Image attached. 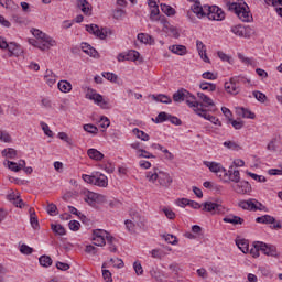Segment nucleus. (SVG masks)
Returning a JSON list of instances; mask_svg holds the SVG:
<instances>
[{"label": "nucleus", "mask_w": 282, "mask_h": 282, "mask_svg": "<svg viewBox=\"0 0 282 282\" xmlns=\"http://www.w3.org/2000/svg\"><path fill=\"white\" fill-rule=\"evenodd\" d=\"M145 180H148L150 184H154L161 188H171V184H173V177H171V174L159 169L147 172Z\"/></svg>", "instance_id": "obj_1"}, {"label": "nucleus", "mask_w": 282, "mask_h": 282, "mask_svg": "<svg viewBox=\"0 0 282 282\" xmlns=\"http://www.w3.org/2000/svg\"><path fill=\"white\" fill-rule=\"evenodd\" d=\"M226 8L229 12H235L240 21L243 23H250L252 21V14L250 13V8L243 0H238V2L226 1Z\"/></svg>", "instance_id": "obj_2"}, {"label": "nucleus", "mask_w": 282, "mask_h": 282, "mask_svg": "<svg viewBox=\"0 0 282 282\" xmlns=\"http://www.w3.org/2000/svg\"><path fill=\"white\" fill-rule=\"evenodd\" d=\"M174 102H186L188 107L196 109V107H204V104L197 101V97L195 95L188 93V90L182 88L173 94Z\"/></svg>", "instance_id": "obj_3"}, {"label": "nucleus", "mask_w": 282, "mask_h": 282, "mask_svg": "<svg viewBox=\"0 0 282 282\" xmlns=\"http://www.w3.org/2000/svg\"><path fill=\"white\" fill-rule=\"evenodd\" d=\"M129 215H130V219H127L124 221L127 230L131 234L135 232V228H140V230H144V226H145L144 216H141L140 212H135L133 209L130 210Z\"/></svg>", "instance_id": "obj_4"}, {"label": "nucleus", "mask_w": 282, "mask_h": 282, "mask_svg": "<svg viewBox=\"0 0 282 282\" xmlns=\"http://www.w3.org/2000/svg\"><path fill=\"white\" fill-rule=\"evenodd\" d=\"M86 31L89 32V34H94V36H97V39H100V41H105L107 39L108 34H111V29L109 28H99L98 24H87Z\"/></svg>", "instance_id": "obj_5"}, {"label": "nucleus", "mask_w": 282, "mask_h": 282, "mask_svg": "<svg viewBox=\"0 0 282 282\" xmlns=\"http://www.w3.org/2000/svg\"><path fill=\"white\" fill-rule=\"evenodd\" d=\"M207 19L209 21H224L226 13L217 6L207 7Z\"/></svg>", "instance_id": "obj_6"}, {"label": "nucleus", "mask_w": 282, "mask_h": 282, "mask_svg": "<svg viewBox=\"0 0 282 282\" xmlns=\"http://www.w3.org/2000/svg\"><path fill=\"white\" fill-rule=\"evenodd\" d=\"M29 43L42 52H45V50H50V47H54V45H56V41L52 40V37H48L47 41L31 39L29 40Z\"/></svg>", "instance_id": "obj_7"}, {"label": "nucleus", "mask_w": 282, "mask_h": 282, "mask_svg": "<svg viewBox=\"0 0 282 282\" xmlns=\"http://www.w3.org/2000/svg\"><path fill=\"white\" fill-rule=\"evenodd\" d=\"M231 188L238 195H249V193H252V185L247 181H239L235 185H231Z\"/></svg>", "instance_id": "obj_8"}, {"label": "nucleus", "mask_w": 282, "mask_h": 282, "mask_svg": "<svg viewBox=\"0 0 282 282\" xmlns=\"http://www.w3.org/2000/svg\"><path fill=\"white\" fill-rule=\"evenodd\" d=\"M203 210L210 213L212 215H221V213H224V206L213 202H205L203 204Z\"/></svg>", "instance_id": "obj_9"}, {"label": "nucleus", "mask_w": 282, "mask_h": 282, "mask_svg": "<svg viewBox=\"0 0 282 282\" xmlns=\"http://www.w3.org/2000/svg\"><path fill=\"white\" fill-rule=\"evenodd\" d=\"M194 111L197 113V116H200V118H205V120H209V122H213V124L221 127V121H219L217 117L212 116L206 110H204V107L198 106L196 109H194Z\"/></svg>", "instance_id": "obj_10"}, {"label": "nucleus", "mask_w": 282, "mask_h": 282, "mask_svg": "<svg viewBox=\"0 0 282 282\" xmlns=\"http://www.w3.org/2000/svg\"><path fill=\"white\" fill-rule=\"evenodd\" d=\"M260 252H263L267 257H274L275 259H279V251L276 250V247L272 245H268L265 242H260L259 245Z\"/></svg>", "instance_id": "obj_11"}, {"label": "nucleus", "mask_w": 282, "mask_h": 282, "mask_svg": "<svg viewBox=\"0 0 282 282\" xmlns=\"http://www.w3.org/2000/svg\"><path fill=\"white\" fill-rule=\"evenodd\" d=\"M204 164L205 166H207V169H209L212 173H216V175H218L220 180L221 177H224L223 174L226 172V167H224L221 163L205 161Z\"/></svg>", "instance_id": "obj_12"}, {"label": "nucleus", "mask_w": 282, "mask_h": 282, "mask_svg": "<svg viewBox=\"0 0 282 282\" xmlns=\"http://www.w3.org/2000/svg\"><path fill=\"white\" fill-rule=\"evenodd\" d=\"M225 91H227V94H231L232 96H237V94L241 91V88H239V85H237V78L231 77L229 82L225 83Z\"/></svg>", "instance_id": "obj_13"}, {"label": "nucleus", "mask_w": 282, "mask_h": 282, "mask_svg": "<svg viewBox=\"0 0 282 282\" xmlns=\"http://www.w3.org/2000/svg\"><path fill=\"white\" fill-rule=\"evenodd\" d=\"M192 12H194V14H196L198 19H204V17H207L208 7H202V2H199V0H196L192 6Z\"/></svg>", "instance_id": "obj_14"}, {"label": "nucleus", "mask_w": 282, "mask_h": 282, "mask_svg": "<svg viewBox=\"0 0 282 282\" xmlns=\"http://www.w3.org/2000/svg\"><path fill=\"white\" fill-rule=\"evenodd\" d=\"M161 24L163 25V31L173 36V39H180V31L177 28L171 25V22L165 19H162Z\"/></svg>", "instance_id": "obj_15"}, {"label": "nucleus", "mask_w": 282, "mask_h": 282, "mask_svg": "<svg viewBox=\"0 0 282 282\" xmlns=\"http://www.w3.org/2000/svg\"><path fill=\"white\" fill-rule=\"evenodd\" d=\"M238 206L242 208V210H263V208L258 207L256 204V199L240 200Z\"/></svg>", "instance_id": "obj_16"}, {"label": "nucleus", "mask_w": 282, "mask_h": 282, "mask_svg": "<svg viewBox=\"0 0 282 282\" xmlns=\"http://www.w3.org/2000/svg\"><path fill=\"white\" fill-rule=\"evenodd\" d=\"M220 180L225 184H230V182L234 184H239V182H241V173L239 171H234L230 177H228V174H225Z\"/></svg>", "instance_id": "obj_17"}, {"label": "nucleus", "mask_w": 282, "mask_h": 282, "mask_svg": "<svg viewBox=\"0 0 282 282\" xmlns=\"http://www.w3.org/2000/svg\"><path fill=\"white\" fill-rule=\"evenodd\" d=\"M126 61H132L133 63L138 61L139 63H144V58L140 57V52L135 50H130L126 53Z\"/></svg>", "instance_id": "obj_18"}, {"label": "nucleus", "mask_w": 282, "mask_h": 282, "mask_svg": "<svg viewBox=\"0 0 282 282\" xmlns=\"http://www.w3.org/2000/svg\"><path fill=\"white\" fill-rule=\"evenodd\" d=\"M223 221L225 224H232L234 226H237V225H243V218L239 217V216H235V215H228L226 217L223 218Z\"/></svg>", "instance_id": "obj_19"}, {"label": "nucleus", "mask_w": 282, "mask_h": 282, "mask_svg": "<svg viewBox=\"0 0 282 282\" xmlns=\"http://www.w3.org/2000/svg\"><path fill=\"white\" fill-rule=\"evenodd\" d=\"M82 50L87 54L88 56H91L93 58H100V55L98 54V51L88 43H83L82 44Z\"/></svg>", "instance_id": "obj_20"}, {"label": "nucleus", "mask_w": 282, "mask_h": 282, "mask_svg": "<svg viewBox=\"0 0 282 282\" xmlns=\"http://www.w3.org/2000/svg\"><path fill=\"white\" fill-rule=\"evenodd\" d=\"M137 39L140 43H144L145 45H155V39L149 34L139 33Z\"/></svg>", "instance_id": "obj_21"}, {"label": "nucleus", "mask_w": 282, "mask_h": 282, "mask_svg": "<svg viewBox=\"0 0 282 282\" xmlns=\"http://www.w3.org/2000/svg\"><path fill=\"white\" fill-rule=\"evenodd\" d=\"M87 155H88V158H90V160H96L97 162H100V160H102L105 158V154H102V152H100L94 148L88 149Z\"/></svg>", "instance_id": "obj_22"}, {"label": "nucleus", "mask_w": 282, "mask_h": 282, "mask_svg": "<svg viewBox=\"0 0 282 282\" xmlns=\"http://www.w3.org/2000/svg\"><path fill=\"white\" fill-rule=\"evenodd\" d=\"M86 98H88L89 100H94L96 105H100V102H102V95L96 93V90L94 89L88 90V94H86Z\"/></svg>", "instance_id": "obj_23"}, {"label": "nucleus", "mask_w": 282, "mask_h": 282, "mask_svg": "<svg viewBox=\"0 0 282 282\" xmlns=\"http://www.w3.org/2000/svg\"><path fill=\"white\" fill-rule=\"evenodd\" d=\"M94 186H100L101 188H107L108 186V180L105 174L100 173L98 176H95V183Z\"/></svg>", "instance_id": "obj_24"}, {"label": "nucleus", "mask_w": 282, "mask_h": 282, "mask_svg": "<svg viewBox=\"0 0 282 282\" xmlns=\"http://www.w3.org/2000/svg\"><path fill=\"white\" fill-rule=\"evenodd\" d=\"M162 19H166V17L160 15V7H153L150 12V21H161L162 23Z\"/></svg>", "instance_id": "obj_25"}, {"label": "nucleus", "mask_w": 282, "mask_h": 282, "mask_svg": "<svg viewBox=\"0 0 282 282\" xmlns=\"http://www.w3.org/2000/svg\"><path fill=\"white\" fill-rule=\"evenodd\" d=\"M77 8H80L84 14H89L91 12V4L87 0H77Z\"/></svg>", "instance_id": "obj_26"}, {"label": "nucleus", "mask_w": 282, "mask_h": 282, "mask_svg": "<svg viewBox=\"0 0 282 282\" xmlns=\"http://www.w3.org/2000/svg\"><path fill=\"white\" fill-rule=\"evenodd\" d=\"M197 97L203 101V107H215V101L204 93H197Z\"/></svg>", "instance_id": "obj_27"}, {"label": "nucleus", "mask_w": 282, "mask_h": 282, "mask_svg": "<svg viewBox=\"0 0 282 282\" xmlns=\"http://www.w3.org/2000/svg\"><path fill=\"white\" fill-rule=\"evenodd\" d=\"M170 50L173 54H177L178 56H185V54L188 53V50H186L184 45H172Z\"/></svg>", "instance_id": "obj_28"}, {"label": "nucleus", "mask_w": 282, "mask_h": 282, "mask_svg": "<svg viewBox=\"0 0 282 282\" xmlns=\"http://www.w3.org/2000/svg\"><path fill=\"white\" fill-rule=\"evenodd\" d=\"M31 33L36 39V41H50L51 39L47 34L43 33V31L39 29H31Z\"/></svg>", "instance_id": "obj_29"}, {"label": "nucleus", "mask_w": 282, "mask_h": 282, "mask_svg": "<svg viewBox=\"0 0 282 282\" xmlns=\"http://www.w3.org/2000/svg\"><path fill=\"white\" fill-rule=\"evenodd\" d=\"M161 11L163 12V14H166V17H175V14L177 13V11L173 9V7L166 3H161Z\"/></svg>", "instance_id": "obj_30"}, {"label": "nucleus", "mask_w": 282, "mask_h": 282, "mask_svg": "<svg viewBox=\"0 0 282 282\" xmlns=\"http://www.w3.org/2000/svg\"><path fill=\"white\" fill-rule=\"evenodd\" d=\"M57 87L59 91H63V94H68V91H72V83L67 80L58 82Z\"/></svg>", "instance_id": "obj_31"}, {"label": "nucleus", "mask_w": 282, "mask_h": 282, "mask_svg": "<svg viewBox=\"0 0 282 282\" xmlns=\"http://www.w3.org/2000/svg\"><path fill=\"white\" fill-rule=\"evenodd\" d=\"M257 224H274L276 219L273 216L264 215L256 218Z\"/></svg>", "instance_id": "obj_32"}, {"label": "nucleus", "mask_w": 282, "mask_h": 282, "mask_svg": "<svg viewBox=\"0 0 282 282\" xmlns=\"http://www.w3.org/2000/svg\"><path fill=\"white\" fill-rule=\"evenodd\" d=\"M9 52V56H19L21 51L19 50V44L11 42L9 46L7 47Z\"/></svg>", "instance_id": "obj_33"}, {"label": "nucleus", "mask_w": 282, "mask_h": 282, "mask_svg": "<svg viewBox=\"0 0 282 282\" xmlns=\"http://www.w3.org/2000/svg\"><path fill=\"white\" fill-rule=\"evenodd\" d=\"M152 98L156 100V102H162L163 105H171L173 102V99H171V97L166 95H159V96L153 95Z\"/></svg>", "instance_id": "obj_34"}, {"label": "nucleus", "mask_w": 282, "mask_h": 282, "mask_svg": "<svg viewBox=\"0 0 282 282\" xmlns=\"http://www.w3.org/2000/svg\"><path fill=\"white\" fill-rule=\"evenodd\" d=\"M51 230L55 234L58 235L59 237H63L64 235H66L65 231V227H63V225L58 224V225H51Z\"/></svg>", "instance_id": "obj_35"}, {"label": "nucleus", "mask_w": 282, "mask_h": 282, "mask_svg": "<svg viewBox=\"0 0 282 282\" xmlns=\"http://www.w3.org/2000/svg\"><path fill=\"white\" fill-rule=\"evenodd\" d=\"M231 32L236 36H240V37H246L247 36L246 35V28H243L242 25L232 26Z\"/></svg>", "instance_id": "obj_36"}, {"label": "nucleus", "mask_w": 282, "mask_h": 282, "mask_svg": "<svg viewBox=\"0 0 282 282\" xmlns=\"http://www.w3.org/2000/svg\"><path fill=\"white\" fill-rule=\"evenodd\" d=\"M150 276H152V279H155V281H162L164 279V273L159 271L158 268H152L150 270Z\"/></svg>", "instance_id": "obj_37"}, {"label": "nucleus", "mask_w": 282, "mask_h": 282, "mask_svg": "<svg viewBox=\"0 0 282 282\" xmlns=\"http://www.w3.org/2000/svg\"><path fill=\"white\" fill-rule=\"evenodd\" d=\"M3 158H8L9 160H14L17 158V150L13 148H8L2 150Z\"/></svg>", "instance_id": "obj_38"}, {"label": "nucleus", "mask_w": 282, "mask_h": 282, "mask_svg": "<svg viewBox=\"0 0 282 282\" xmlns=\"http://www.w3.org/2000/svg\"><path fill=\"white\" fill-rule=\"evenodd\" d=\"M199 88L203 89V91H215L217 89V85L213 83L203 82L199 84Z\"/></svg>", "instance_id": "obj_39"}, {"label": "nucleus", "mask_w": 282, "mask_h": 282, "mask_svg": "<svg viewBox=\"0 0 282 282\" xmlns=\"http://www.w3.org/2000/svg\"><path fill=\"white\" fill-rule=\"evenodd\" d=\"M106 241L109 246L110 252H117L118 248H116V245H113V241H116V238L109 234L106 235Z\"/></svg>", "instance_id": "obj_40"}, {"label": "nucleus", "mask_w": 282, "mask_h": 282, "mask_svg": "<svg viewBox=\"0 0 282 282\" xmlns=\"http://www.w3.org/2000/svg\"><path fill=\"white\" fill-rule=\"evenodd\" d=\"M39 261H40V265H42L43 268H50V265H52L53 263L52 257L50 256H41Z\"/></svg>", "instance_id": "obj_41"}, {"label": "nucleus", "mask_w": 282, "mask_h": 282, "mask_svg": "<svg viewBox=\"0 0 282 282\" xmlns=\"http://www.w3.org/2000/svg\"><path fill=\"white\" fill-rule=\"evenodd\" d=\"M133 133H135L137 138H139V140H142L143 142H149V140H150L149 134H147L144 131H141L138 128L133 129Z\"/></svg>", "instance_id": "obj_42"}, {"label": "nucleus", "mask_w": 282, "mask_h": 282, "mask_svg": "<svg viewBox=\"0 0 282 282\" xmlns=\"http://www.w3.org/2000/svg\"><path fill=\"white\" fill-rule=\"evenodd\" d=\"M57 137L59 138V140H63V142H66L68 147H74V140L67 133L59 132Z\"/></svg>", "instance_id": "obj_43"}, {"label": "nucleus", "mask_w": 282, "mask_h": 282, "mask_svg": "<svg viewBox=\"0 0 282 282\" xmlns=\"http://www.w3.org/2000/svg\"><path fill=\"white\" fill-rule=\"evenodd\" d=\"M253 97L256 98V100H258V102H267L268 101V96H265V94L259 91V90H254L253 93Z\"/></svg>", "instance_id": "obj_44"}, {"label": "nucleus", "mask_w": 282, "mask_h": 282, "mask_svg": "<svg viewBox=\"0 0 282 282\" xmlns=\"http://www.w3.org/2000/svg\"><path fill=\"white\" fill-rule=\"evenodd\" d=\"M97 196H98L97 193L88 192V194L85 197V202H87V204H89V206H94V204H96Z\"/></svg>", "instance_id": "obj_45"}, {"label": "nucleus", "mask_w": 282, "mask_h": 282, "mask_svg": "<svg viewBox=\"0 0 282 282\" xmlns=\"http://www.w3.org/2000/svg\"><path fill=\"white\" fill-rule=\"evenodd\" d=\"M236 246H238L239 250H241V252H243V254H247V252L249 251L248 241H246L243 239L242 240H237Z\"/></svg>", "instance_id": "obj_46"}, {"label": "nucleus", "mask_w": 282, "mask_h": 282, "mask_svg": "<svg viewBox=\"0 0 282 282\" xmlns=\"http://www.w3.org/2000/svg\"><path fill=\"white\" fill-rule=\"evenodd\" d=\"M124 14H127V12L122 9H115L112 17L113 19H116L117 21H122V19H124Z\"/></svg>", "instance_id": "obj_47"}, {"label": "nucleus", "mask_w": 282, "mask_h": 282, "mask_svg": "<svg viewBox=\"0 0 282 282\" xmlns=\"http://www.w3.org/2000/svg\"><path fill=\"white\" fill-rule=\"evenodd\" d=\"M170 116H171V115H169V113H166V112H160V113L156 116L154 122H155L156 124H160V123H162V122H166V120H169V117H170Z\"/></svg>", "instance_id": "obj_48"}, {"label": "nucleus", "mask_w": 282, "mask_h": 282, "mask_svg": "<svg viewBox=\"0 0 282 282\" xmlns=\"http://www.w3.org/2000/svg\"><path fill=\"white\" fill-rule=\"evenodd\" d=\"M84 131H87V133H93L94 135L98 134V127L87 123L84 124Z\"/></svg>", "instance_id": "obj_49"}, {"label": "nucleus", "mask_w": 282, "mask_h": 282, "mask_svg": "<svg viewBox=\"0 0 282 282\" xmlns=\"http://www.w3.org/2000/svg\"><path fill=\"white\" fill-rule=\"evenodd\" d=\"M138 153V158H145V159H155V155H153L152 153H150L149 151L144 150V149H139L137 151Z\"/></svg>", "instance_id": "obj_50"}, {"label": "nucleus", "mask_w": 282, "mask_h": 282, "mask_svg": "<svg viewBox=\"0 0 282 282\" xmlns=\"http://www.w3.org/2000/svg\"><path fill=\"white\" fill-rule=\"evenodd\" d=\"M247 175H249V177H251L256 182H260V183L268 182L265 176H261V175H258V174L252 173V172H247Z\"/></svg>", "instance_id": "obj_51"}, {"label": "nucleus", "mask_w": 282, "mask_h": 282, "mask_svg": "<svg viewBox=\"0 0 282 282\" xmlns=\"http://www.w3.org/2000/svg\"><path fill=\"white\" fill-rule=\"evenodd\" d=\"M40 124H41L42 130L45 133V135H47V138H54V132H52V130L50 129V126H47V123L42 121Z\"/></svg>", "instance_id": "obj_52"}, {"label": "nucleus", "mask_w": 282, "mask_h": 282, "mask_svg": "<svg viewBox=\"0 0 282 282\" xmlns=\"http://www.w3.org/2000/svg\"><path fill=\"white\" fill-rule=\"evenodd\" d=\"M106 236H98V237H93L94 246L102 247L106 246L105 241Z\"/></svg>", "instance_id": "obj_53"}, {"label": "nucleus", "mask_w": 282, "mask_h": 282, "mask_svg": "<svg viewBox=\"0 0 282 282\" xmlns=\"http://www.w3.org/2000/svg\"><path fill=\"white\" fill-rule=\"evenodd\" d=\"M110 263H112L113 267L118 268L119 270L124 268V261H122V259L119 258H111Z\"/></svg>", "instance_id": "obj_54"}, {"label": "nucleus", "mask_w": 282, "mask_h": 282, "mask_svg": "<svg viewBox=\"0 0 282 282\" xmlns=\"http://www.w3.org/2000/svg\"><path fill=\"white\" fill-rule=\"evenodd\" d=\"M13 21L18 23V25H30V21H28V19L19 15H13Z\"/></svg>", "instance_id": "obj_55"}, {"label": "nucleus", "mask_w": 282, "mask_h": 282, "mask_svg": "<svg viewBox=\"0 0 282 282\" xmlns=\"http://www.w3.org/2000/svg\"><path fill=\"white\" fill-rule=\"evenodd\" d=\"M196 47L199 56H204L206 54V45H204V42L202 41H196Z\"/></svg>", "instance_id": "obj_56"}, {"label": "nucleus", "mask_w": 282, "mask_h": 282, "mask_svg": "<svg viewBox=\"0 0 282 282\" xmlns=\"http://www.w3.org/2000/svg\"><path fill=\"white\" fill-rule=\"evenodd\" d=\"M30 223L34 230L39 229V218H36L35 212L31 213Z\"/></svg>", "instance_id": "obj_57"}, {"label": "nucleus", "mask_w": 282, "mask_h": 282, "mask_svg": "<svg viewBox=\"0 0 282 282\" xmlns=\"http://www.w3.org/2000/svg\"><path fill=\"white\" fill-rule=\"evenodd\" d=\"M133 269L135 271L137 276H142V274H144V270L142 269V263H140L139 261H135L133 263Z\"/></svg>", "instance_id": "obj_58"}, {"label": "nucleus", "mask_w": 282, "mask_h": 282, "mask_svg": "<svg viewBox=\"0 0 282 282\" xmlns=\"http://www.w3.org/2000/svg\"><path fill=\"white\" fill-rule=\"evenodd\" d=\"M7 164L8 169H10V171H13V173H19V171H21V166H19L14 161H7Z\"/></svg>", "instance_id": "obj_59"}, {"label": "nucleus", "mask_w": 282, "mask_h": 282, "mask_svg": "<svg viewBox=\"0 0 282 282\" xmlns=\"http://www.w3.org/2000/svg\"><path fill=\"white\" fill-rule=\"evenodd\" d=\"M20 252L22 254H32L34 252V249L25 243L21 245Z\"/></svg>", "instance_id": "obj_60"}, {"label": "nucleus", "mask_w": 282, "mask_h": 282, "mask_svg": "<svg viewBox=\"0 0 282 282\" xmlns=\"http://www.w3.org/2000/svg\"><path fill=\"white\" fill-rule=\"evenodd\" d=\"M56 210H58V207H56L54 203L48 204V206L46 207V213H48L51 217H54V215H57Z\"/></svg>", "instance_id": "obj_61"}, {"label": "nucleus", "mask_w": 282, "mask_h": 282, "mask_svg": "<svg viewBox=\"0 0 282 282\" xmlns=\"http://www.w3.org/2000/svg\"><path fill=\"white\" fill-rule=\"evenodd\" d=\"M241 111H242V118H249L250 120H254V118H257L254 112H252L246 108H241Z\"/></svg>", "instance_id": "obj_62"}, {"label": "nucleus", "mask_w": 282, "mask_h": 282, "mask_svg": "<svg viewBox=\"0 0 282 282\" xmlns=\"http://www.w3.org/2000/svg\"><path fill=\"white\" fill-rule=\"evenodd\" d=\"M165 241L167 243H171L172 246H175V243H177V237H175L174 235L167 234L163 236Z\"/></svg>", "instance_id": "obj_63"}, {"label": "nucleus", "mask_w": 282, "mask_h": 282, "mask_svg": "<svg viewBox=\"0 0 282 282\" xmlns=\"http://www.w3.org/2000/svg\"><path fill=\"white\" fill-rule=\"evenodd\" d=\"M259 243L261 242L260 241L254 242L253 248L250 250V254H252L254 259L259 257V251H261V249L259 248Z\"/></svg>", "instance_id": "obj_64"}]
</instances>
